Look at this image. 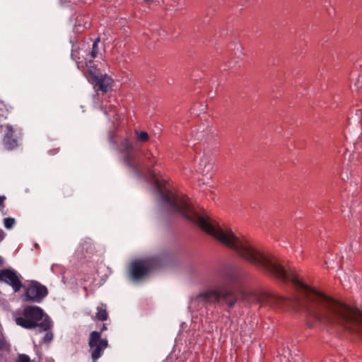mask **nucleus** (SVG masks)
Returning a JSON list of instances; mask_svg holds the SVG:
<instances>
[{
	"instance_id": "obj_1",
	"label": "nucleus",
	"mask_w": 362,
	"mask_h": 362,
	"mask_svg": "<svg viewBox=\"0 0 362 362\" xmlns=\"http://www.w3.org/2000/svg\"><path fill=\"white\" fill-rule=\"evenodd\" d=\"M257 268L282 282H292L299 293L298 296L288 298L266 291H257V302L262 305L300 308L305 313L309 327L322 325L329 330L346 331L362 338V311L309 286L294 273L276 262L271 255L258 249Z\"/></svg>"
},
{
	"instance_id": "obj_2",
	"label": "nucleus",
	"mask_w": 362,
	"mask_h": 362,
	"mask_svg": "<svg viewBox=\"0 0 362 362\" xmlns=\"http://www.w3.org/2000/svg\"><path fill=\"white\" fill-rule=\"evenodd\" d=\"M245 275L243 269L235 265H226L218 269L215 274L214 287L192 298V305H214L224 307L226 311L230 312L243 294L238 286L241 284Z\"/></svg>"
},
{
	"instance_id": "obj_3",
	"label": "nucleus",
	"mask_w": 362,
	"mask_h": 362,
	"mask_svg": "<svg viewBox=\"0 0 362 362\" xmlns=\"http://www.w3.org/2000/svg\"><path fill=\"white\" fill-rule=\"evenodd\" d=\"M15 321L18 325L23 328H37L40 332L48 331L52 326V320L37 306H25L22 315L16 317Z\"/></svg>"
},
{
	"instance_id": "obj_4",
	"label": "nucleus",
	"mask_w": 362,
	"mask_h": 362,
	"mask_svg": "<svg viewBox=\"0 0 362 362\" xmlns=\"http://www.w3.org/2000/svg\"><path fill=\"white\" fill-rule=\"evenodd\" d=\"M117 148L122 153V159L127 166L134 173L141 174L143 166L141 163L136 160L134 153V147L132 142L128 139H124L118 144Z\"/></svg>"
},
{
	"instance_id": "obj_5",
	"label": "nucleus",
	"mask_w": 362,
	"mask_h": 362,
	"mask_svg": "<svg viewBox=\"0 0 362 362\" xmlns=\"http://www.w3.org/2000/svg\"><path fill=\"white\" fill-rule=\"evenodd\" d=\"M107 340L100 338V332L93 331L90 334L88 345L92 350L93 362H95L103 354L107 346Z\"/></svg>"
},
{
	"instance_id": "obj_6",
	"label": "nucleus",
	"mask_w": 362,
	"mask_h": 362,
	"mask_svg": "<svg viewBox=\"0 0 362 362\" xmlns=\"http://www.w3.org/2000/svg\"><path fill=\"white\" fill-rule=\"evenodd\" d=\"M48 293L47 288L37 281H32L25 290L24 300L34 303H40Z\"/></svg>"
},
{
	"instance_id": "obj_7",
	"label": "nucleus",
	"mask_w": 362,
	"mask_h": 362,
	"mask_svg": "<svg viewBox=\"0 0 362 362\" xmlns=\"http://www.w3.org/2000/svg\"><path fill=\"white\" fill-rule=\"evenodd\" d=\"M0 281L12 287L14 292H18L23 286L16 272L13 269H4L1 270Z\"/></svg>"
},
{
	"instance_id": "obj_8",
	"label": "nucleus",
	"mask_w": 362,
	"mask_h": 362,
	"mask_svg": "<svg viewBox=\"0 0 362 362\" xmlns=\"http://www.w3.org/2000/svg\"><path fill=\"white\" fill-rule=\"evenodd\" d=\"M151 267L146 261L136 260L131 264L130 275L134 281L145 277L151 271Z\"/></svg>"
},
{
	"instance_id": "obj_9",
	"label": "nucleus",
	"mask_w": 362,
	"mask_h": 362,
	"mask_svg": "<svg viewBox=\"0 0 362 362\" xmlns=\"http://www.w3.org/2000/svg\"><path fill=\"white\" fill-rule=\"evenodd\" d=\"M89 82L94 86L96 91L105 93L111 88L112 80L107 74H101L94 79H89Z\"/></svg>"
},
{
	"instance_id": "obj_10",
	"label": "nucleus",
	"mask_w": 362,
	"mask_h": 362,
	"mask_svg": "<svg viewBox=\"0 0 362 362\" xmlns=\"http://www.w3.org/2000/svg\"><path fill=\"white\" fill-rule=\"evenodd\" d=\"M71 59L75 62L77 68L85 71L86 65L91 60L89 54L83 49H72Z\"/></svg>"
},
{
	"instance_id": "obj_11",
	"label": "nucleus",
	"mask_w": 362,
	"mask_h": 362,
	"mask_svg": "<svg viewBox=\"0 0 362 362\" xmlns=\"http://www.w3.org/2000/svg\"><path fill=\"white\" fill-rule=\"evenodd\" d=\"M6 132L4 136V145L8 150H13L18 146V141L13 137L14 131L10 124L6 125Z\"/></svg>"
},
{
	"instance_id": "obj_12",
	"label": "nucleus",
	"mask_w": 362,
	"mask_h": 362,
	"mask_svg": "<svg viewBox=\"0 0 362 362\" xmlns=\"http://www.w3.org/2000/svg\"><path fill=\"white\" fill-rule=\"evenodd\" d=\"M213 168V163L209 156L204 155L199 160L197 171L200 174L208 175Z\"/></svg>"
},
{
	"instance_id": "obj_13",
	"label": "nucleus",
	"mask_w": 362,
	"mask_h": 362,
	"mask_svg": "<svg viewBox=\"0 0 362 362\" xmlns=\"http://www.w3.org/2000/svg\"><path fill=\"white\" fill-rule=\"evenodd\" d=\"M78 250L81 253V255H84V257H86V254L90 255L94 252L95 247L92 240L90 239L87 238L81 241Z\"/></svg>"
},
{
	"instance_id": "obj_14",
	"label": "nucleus",
	"mask_w": 362,
	"mask_h": 362,
	"mask_svg": "<svg viewBox=\"0 0 362 362\" xmlns=\"http://www.w3.org/2000/svg\"><path fill=\"white\" fill-rule=\"evenodd\" d=\"M86 68L87 69V78L88 81L89 79H94L95 77L100 75L99 69L93 62V59H91L87 65H86L85 69Z\"/></svg>"
},
{
	"instance_id": "obj_15",
	"label": "nucleus",
	"mask_w": 362,
	"mask_h": 362,
	"mask_svg": "<svg viewBox=\"0 0 362 362\" xmlns=\"http://www.w3.org/2000/svg\"><path fill=\"white\" fill-rule=\"evenodd\" d=\"M100 38L97 37L93 42L90 52L88 53L90 56V58H91V59H94L98 55V53H99L98 43L100 42Z\"/></svg>"
},
{
	"instance_id": "obj_16",
	"label": "nucleus",
	"mask_w": 362,
	"mask_h": 362,
	"mask_svg": "<svg viewBox=\"0 0 362 362\" xmlns=\"http://www.w3.org/2000/svg\"><path fill=\"white\" fill-rule=\"evenodd\" d=\"M145 156V161L144 163V168L148 170L149 173L151 171V168L156 163V161L151 160V153H146L144 154Z\"/></svg>"
},
{
	"instance_id": "obj_17",
	"label": "nucleus",
	"mask_w": 362,
	"mask_h": 362,
	"mask_svg": "<svg viewBox=\"0 0 362 362\" xmlns=\"http://www.w3.org/2000/svg\"><path fill=\"white\" fill-rule=\"evenodd\" d=\"M108 314L105 308H98L96 317L100 321H105L107 319Z\"/></svg>"
},
{
	"instance_id": "obj_18",
	"label": "nucleus",
	"mask_w": 362,
	"mask_h": 362,
	"mask_svg": "<svg viewBox=\"0 0 362 362\" xmlns=\"http://www.w3.org/2000/svg\"><path fill=\"white\" fill-rule=\"evenodd\" d=\"M135 134L136 135V139L138 141L146 142L149 139V136L146 132H139L135 130Z\"/></svg>"
},
{
	"instance_id": "obj_19",
	"label": "nucleus",
	"mask_w": 362,
	"mask_h": 362,
	"mask_svg": "<svg viewBox=\"0 0 362 362\" xmlns=\"http://www.w3.org/2000/svg\"><path fill=\"white\" fill-rule=\"evenodd\" d=\"M16 223V221L13 218H6L4 220V227L6 229H11Z\"/></svg>"
},
{
	"instance_id": "obj_20",
	"label": "nucleus",
	"mask_w": 362,
	"mask_h": 362,
	"mask_svg": "<svg viewBox=\"0 0 362 362\" xmlns=\"http://www.w3.org/2000/svg\"><path fill=\"white\" fill-rule=\"evenodd\" d=\"M45 333L42 341L46 344L50 343L53 339V334L51 332H47Z\"/></svg>"
},
{
	"instance_id": "obj_21",
	"label": "nucleus",
	"mask_w": 362,
	"mask_h": 362,
	"mask_svg": "<svg viewBox=\"0 0 362 362\" xmlns=\"http://www.w3.org/2000/svg\"><path fill=\"white\" fill-rule=\"evenodd\" d=\"M16 362H30V357L26 354H19Z\"/></svg>"
},
{
	"instance_id": "obj_22",
	"label": "nucleus",
	"mask_w": 362,
	"mask_h": 362,
	"mask_svg": "<svg viewBox=\"0 0 362 362\" xmlns=\"http://www.w3.org/2000/svg\"><path fill=\"white\" fill-rule=\"evenodd\" d=\"M194 136L196 140L202 141L204 137V134L202 132H197L194 133Z\"/></svg>"
},
{
	"instance_id": "obj_23",
	"label": "nucleus",
	"mask_w": 362,
	"mask_h": 362,
	"mask_svg": "<svg viewBox=\"0 0 362 362\" xmlns=\"http://www.w3.org/2000/svg\"><path fill=\"white\" fill-rule=\"evenodd\" d=\"M355 86H356V88L358 89H359L362 86V81H361L359 76H358L356 81L355 82Z\"/></svg>"
},
{
	"instance_id": "obj_24",
	"label": "nucleus",
	"mask_w": 362,
	"mask_h": 362,
	"mask_svg": "<svg viewBox=\"0 0 362 362\" xmlns=\"http://www.w3.org/2000/svg\"><path fill=\"white\" fill-rule=\"evenodd\" d=\"M5 346V341L4 339L0 338V350L3 349Z\"/></svg>"
},
{
	"instance_id": "obj_25",
	"label": "nucleus",
	"mask_w": 362,
	"mask_h": 362,
	"mask_svg": "<svg viewBox=\"0 0 362 362\" xmlns=\"http://www.w3.org/2000/svg\"><path fill=\"white\" fill-rule=\"evenodd\" d=\"M4 238V232L0 229V241H1Z\"/></svg>"
},
{
	"instance_id": "obj_26",
	"label": "nucleus",
	"mask_w": 362,
	"mask_h": 362,
	"mask_svg": "<svg viewBox=\"0 0 362 362\" xmlns=\"http://www.w3.org/2000/svg\"><path fill=\"white\" fill-rule=\"evenodd\" d=\"M4 199H5L4 197H0V206H3Z\"/></svg>"
},
{
	"instance_id": "obj_27",
	"label": "nucleus",
	"mask_w": 362,
	"mask_h": 362,
	"mask_svg": "<svg viewBox=\"0 0 362 362\" xmlns=\"http://www.w3.org/2000/svg\"><path fill=\"white\" fill-rule=\"evenodd\" d=\"M70 0H60V2L62 4H66L68 2H69Z\"/></svg>"
},
{
	"instance_id": "obj_28",
	"label": "nucleus",
	"mask_w": 362,
	"mask_h": 362,
	"mask_svg": "<svg viewBox=\"0 0 362 362\" xmlns=\"http://www.w3.org/2000/svg\"><path fill=\"white\" fill-rule=\"evenodd\" d=\"M144 2H145L146 4H151V3L153 1V0H144Z\"/></svg>"
},
{
	"instance_id": "obj_29",
	"label": "nucleus",
	"mask_w": 362,
	"mask_h": 362,
	"mask_svg": "<svg viewBox=\"0 0 362 362\" xmlns=\"http://www.w3.org/2000/svg\"><path fill=\"white\" fill-rule=\"evenodd\" d=\"M107 328H106L105 325H103V328H102V329H101V331L100 332L101 333V332H103V330H105Z\"/></svg>"
}]
</instances>
